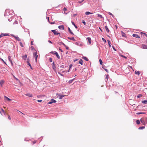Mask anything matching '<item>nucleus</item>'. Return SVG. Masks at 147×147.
Instances as JSON below:
<instances>
[{
	"label": "nucleus",
	"mask_w": 147,
	"mask_h": 147,
	"mask_svg": "<svg viewBox=\"0 0 147 147\" xmlns=\"http://www.w3.org/2000/svg\"><path fill=\"white\" fill-rule=\"evenodd\" d=\"M4 98H6L8 101H10L11 100L9 99V98H8L7 96H5Z\"/></svg>",
	"instance_id": "cd10ccee"
},
{
	"label": "nucleus",
	"mask_w": 147,
	"mask_h": 147,
	"mask_svg": "<svg viewBox=\"0 0 147 147\" xmlns=\"http://www.w3.org/2000/svg\"><path fill=\"white\" fill-rule=\"evenodd\" d=\"M121 56L122 57H123V58H125V59H126V58H127L125 56H124V55H121Z\"/></svg>",
	"instance_id": "58836bf2"
},
{
	"label": "nucleus",
	"mask_w": 147,
	"mask_h": 147,
	"mask_svg": "<svg viewBox=\"0 0 147 147\" xmlns=\"http://www.w3.org/2000/svg\"><path fill=\"white\" fill-rule=\"evenodd\" d=\"M107 41L108 43L109 47H111V42H110V41L109 40H107Z\"/></svg>",
	"instance_id": "b1692460"
},
{
	"label": "nucleus",
	"mask_w": 147,
	"mask_h": 147,
	"mask_svg": "<svg viewBox=\"0 0 147 147\" xmlns=\"http://www.w3.org/2000/svg\"><path fill=\"white\" fill-rule=\"evenodd\" d=\"M20 45L22 47H23V45L22 42H20Z\"/></svg>",
	"instance_id": "37998d69"
},
{
	"label": "nucleus",
	"mask_w": 147,
	"mask_h": 147,
	"mask_svg": "<svg viewBox=\"0 0 147 147\" xmlns=\"http://www.w3.org/2000/svg\"><path fill=\"white\" fill-rule=\"evenodd\" d=\"M50 23L51 24H55V22H51Z\"/></svg>",
	"instance_id": "e2e57ef3"
},
{
	"label": "nucleus",
	"mask_w": 147,
	"mask_h": 147,
	"mask_svg": "<svg viewBox=\"0 0 147 147\" xmlns=\"http://www.w3.org/2000/svg\"><path fill=\"white\" fill-rule=\"evenodd\" d=\"M1 61L3 62L6 65H7V64L6 63V62H5L2 59H1Z\"/></svg>",
	"instance_id": "de8ad7c7"
},
{
	"label": "nucleus",
	"mask_w": 147,
	"mask_h": 147,
	"mask_svg": "<svg viewBox=\"0 0 147 147\" xmlns=\"http://www.w3.org/2000/svg\"><path fill=\"white\" fill-rule=\"evenodd\" d=\"M71 23L72 25L74 26L76 28H78L77 26L74 23V22H72Z\"/></svg>",
	"instance_id": "a878e982"
},
{
	"label": "nucleus",
	"mask_w": 147,
	"mask_h": 147,
	"mask_svg": "<svg viewBox=\"0 0 147 147\" xmlns=\"http://www.w3.org/2000/svg\"><path fill=\"white\" fill-rule=\"evenodd\" d=\"M102 40L103 42H105V43L106 42V40L105 38H102Z\"/></svg>",
	"instance_id": "4c0bfd02"
},
{
	"label": "nucleus",
	"mask_w": 147,
	"mask_h": 147,
	"mask_svg": "<svg viewBox=\"0 0 147 147\" xmlns=\"http://www.w3.org/2000/svg\"><path fill=\"white\" fill-rule=\"evenodd\" d=\"M9 34L7 33H2L0 35V38L1 37H3V36H8Z\"/></svg>",
	"instance_id": "423d86ee"
},
{
	"label": "nucleus",
	"mask_w": 147,
	"mask_h": 147,
	"mask_svg": "<svg viewBox=\"0 0 147 147\" xmlns=\"http://www.w3.org/2000/svg\"><path fill=\"white\" fill-rule=\"evenodd\" d=\"M62 43H63V42H59V43H58V44L59 45H61V44H62Z\"/></svg>",
	"instance_id": "bf43d9fd"
},
{
	"label": "nucleus",
	"mask_w": 147,
	"mask_h": 147,
	"mask_svg": "<svg viewBox=\"0 0 147 147\" xmlns=\"http://www.w3.org/2000/svg\"><path fill=\"white\" fill-rule=\"evenodd\" d=\"M51 101L52 102V103H54V102L55 103V102H56V101L55 100L53 99H51Z\"/></svg>",
	"instance_id": "c756f323"
},
{
	"label": "nucleus",
	"mask_w": 147,
	"mask_h": 147,
	"mask_svg": "<svg viewBox=\"0 0 147 147\" xmlns=\"http://www.w3.org/2000/svg\"><path fill=\"white\" fill-rule=\"evenodd\" d=\"M145 127L144 126L143 127H140L139 128V129H144L145 128Z\"/></svg>",
	"instance_id": "2f4dec72"
},
{
	"label": "nucleus",
	"mask_w": 147,
	"mask_h": 147,
	"mask_svg": "<svg viewBox=\"0 0 147 147\" xmlns=\"http://www.w3.org/2000/svg\"><path fill=\"white\" fill-rule=\"evenodd\" d=\"M99 61L100 64L102 65V64L103 62H102V60L101 59H100L99 60Z\"/></svg>",
	"instance_id": "e433bc0d"
},
{
	"label": "nucleus",
	"mask_w": 147,
	"mask_h": 147,
	"mask_svg": "<svg viewBox=\"0 0 147 147\" xmlns=\"http://www.w3.org/2000/svg\"><path fill=\"white\" fill-rule=\"evenodd\" d=\"M79 63L81 65L83 64V61L82 59H81L79 61Z\"/></svg>",
	"instance_id": "bb28decb"
},
{
	"label": "nucleus",
	"mask_w": 147,
	"mask_h": 147,
	"mask_svg": "<svg viewBox=\"0 0 147 147\" xmlns=\"http://www.w3.org/2000/svg\"><path fill=\"white\" fill-rule=\"evenodd\" d=\"M68 30L69 31V32L71 34H72L73 35H74V34L71 31V30H70V28L69 27L68 28Z\"/></svg>",
	"instance_id": "f3484780"
},
{
	"label": "nucleus",
	"mask_w": 147,
	"mask_h": 147,
	"mask_svg": "<svg viewBox=\"0 0 147 147\" xmlns=\"http://www.w3.org/2000/svg\"><path fill=\"white\" fill-rule=\"evenodd\" d=\"M67 38L69 39L72 40L73 41H75V40L74 37H71V38L69 37H68Z\"/></svg>",
	"instance_id": "a211bd4d"
},
{
	"label": "nucleus",
	"mask_w": 147,
	"mask_h": 147,
	"mask_svg": "<svg viewBox=\"0 0 147 147\" xmlns=\"http://www.w3.org/2000/svg\"><path fill=\"white\" fill-rule=\"evenodd\" d=\"M62 44L64 46H66V45H65V44L63 42L62 43Z\"/></svg>",
	"instance_id": "69168bd1"
},
{
	"label": "nucleus",
	"mask_w": 147,
	"mask_h": 147,
	"mask_svg": "<svg viewBox=\"0 0 147 147\" xmlns=\"http://www.w3.org/2000/svg\"><path fill=\"white\" fill-rule=\"evenodd\" d=\"M75 78H74L72 80H69V82H68V83H69V84H71V83H72V82H73V81L75 80Z\"/></svg>",
	"instance_id": "5701e85b"
},
{
	"label": "nucleus",
	"mask_w": 147,
	"mask_h": 147,
	"mask_svg": "<svg viewBox=\"0 0 147 147\" xmlns=\"http://www.w3.org/2000/svg\"><path fill=\"white\" fill-rule=\"evenodd\" d=\"M105 28L107 32H109V30L107 26H105Z\"/></svg>",
	"instance_id": "6ab92c4d"
},
{
	"label": "nucleus",
	"mask_w": 147,
	"mask_h": 147,
	"mask_svg": "<svg viewBox=\"0 0 147 147\" xmlns=\"http://www.w3.org/2000/svg\"><path fill=\"white\" fill-rule=\"evenodd\" d=\"M8 59L9 60V61H12L11 59V56H9L8 57Z\"/></svg>",
	"instance_id": "7c9ffc66"
},
{
	"label": "nucleus",
	"mask_w": 147,
	"mask_h": 147,
	"mask_svg": "<svg viewBox=\"0 0 147 147\" xmlns=\"http://www.w3.org/2000/svg\"><path fill=\"white\" fill-rule=\"evenodd\" d=\"M8 119L9 120H11V118L10 117V116H9V115H8Z\"/></svg>",
	"instance_id": "6e6d98bb"
},
{
	"label": "nucleus",
	"mask_w": 147,
	"mask_h": 147,
	"mask_svg": "<svg viewBox=\"0 0 147 147\" xmlns=\"http://www.w3.org/2000/svg\"><path fill=\"white\" fill-rule=\"evenodd\" d=\"M142 96V94H138L137 96V97L138 98H140V97H141Z\"/></svg>",
	"instance_id": "c9c22d12"
},
{
	"label": "nucleus",
	"mask_w": 147,
	"mask_h": 147,
	"mask_svg": "<svg viewBox=\"0 0 147 147\" xmlns=\"http://www.w3.org/2000/svg\"><path fill=\"white\" fill-rule=\"evenodd\" d=\"M140 121L143 124L145 125V121L144 119H141Z\"/></svg>",
	"instance_id": "9b49d317"
},
{
	"label": "nucleus",
	"mask_w": 147,
	"mask_h": 147,
	"mask_svg": "<svg viewBox=\"0 0 147 147\" xmlns=\"http://www.w3.org/2000/svg\"><path fill=\"white\" fill-rule=\"evenodd\" d=\"M27 55H25L22 56V58L24 60H26L27 59Z\"/></svg>",
	"instance_id": "9d476101"
},
{
	"label": "nucleus",
	"mask_w": 147,
	"mask_h": 147,
	"mask_svg": "<svg viewBox=\"0 0 147 147\" xmlns=\"http://www.w3.org/2000/svg\"><path fill=\"white\" fill-rule=\"evenodd\" d=\"M141 34H143L145 35L147 37V35L145 33H143L142 32H141Z\"/></svg>",
	"instance_id": "09e8293b"
},
{
	"label": "nucleus",
	"mask_w": 147,
	"mask_h": 147,
	"mask_svg": "<svg viewBox=\"0 0 147 147\" xmlns=\"http://www.w3.org/2000/svg\"><path fill=\"white\" fill-rule=\"evenodd\" d=\"M112 48H113V50H114V51H116V49H115V47L113 46H112Z\"/></svg>",
	"instance_id": "49530a36"
},
{
	"label": "nucleus",
	"mask_w": 147,
	"mask_h": 147,
	"mask_svg": "<svg viewBox=\"0 0 147 147\" xmlns=\"http://www.w3.org/2000/svg\"><path fill=\"white\" fill-rule=\"evenodd\" d=\"M105 70L107 72H108V70L107 69H105Z\"/></svg>",
	"instance_id": "680f3d73"
},
{
	"label": "nucleus",
	"mask_w": 147,
	"mask_h": 147,
	"mask_svg": "<svg viewBox=\"0 0 147 147\" xmlns=\"http://www.w3.org/2000/svg\"><path fill=\"white\" fill-rule=\"evenodd\" d=\"M33 55L34 57H35L36 61L37 62V59L38 57V55H37L36 52H34Z\"/></svg>",
	"instance_id": "7ed1b4c3"
},
{
	"label": "nucleus",
	"mask_w": 147,
	"mask_h": 147,
	"mask_svg": "<svg viewBox=\"0 0 147 147\" xmlns=\"http://www.w3.org/2000/svg\"><path fill=\"white\" fill-rule=\"evenodd\" d=\"M134 37H135L137 38H140V36L136 34H133L132 35Z\"/></svg>",
	"instance_id": "1a4fd4ad"
},
{
	"label": "nucleus",
	"mask_w": 147,
	"mask_h": 147,
	"mask_svg": "<svg viewBox=\"0 0 147 147\" xmlns=\"http://www.w3.org/2000/svg\"><path fill=\"white\" fill-rule=\"evenodd\" d=\"M1 111H2V112H3V113L5 115V112L3 110V109H1Z\"/></svg>",
	"instance_id": "a19ab883"
},
{
	"label": "nucleus",
	"mask_w": 147,
	"mask_h": 147,
	"mask_svg": "<svg viewBox=\"0 0 147 147\" xmlns=\"http://www.w3.org/2000/svg\"><path fill=\"white\" fill-rule=\"evenodd\" d=\"M47 20H48V22L49 23H50V22H49V17H48L47 18Z\"/></svg>",
	"instance_id": "052dcab7"
},
{
	"label": "nucleus",
	"mask_w": 147,
	"mask_h": 147,
	"mask_svg": "<svg viewBox=\"0 0 147 147\" xmlns=\"http://www.w3.org/2000/svg\"><path fill=\"white\" fill-rule=\"evenodd\" d=\"M142 47L143 49H147V46L145 45H142Z\"/></svg>",
	"instance_id": "4468645a"
},
{
	"label": "nucleus",
	"mask_w": 147,
	"mask_h": 147,
	"mask_svg": "<svg viewBox=\"0 0 147 147\" xmlns=\"http://www.w3.org/2000/svg\"><path fill=\"white\" fill-rule=\"evenodd\" d=\"M52 67H53V68L54 71L56 72V67L55 64L54 62H53V63L52 64Z\"/></svg>",
	"instance_id": "20e7f679"
},
{
	"label": "nucleus",
	"mask_w": 147,
	"mask_h": 147,
	"mask_svg": "<svg viewBox=\"0 0 147 147\" xmlns=\"http://www.w3.org/2000/svg\"><path fill=\"white\" fill-rule=\"evenodd\" d=\"M65 95H60L59 97V99H61L63 98V97L65 96Z\"/></svg>",
	"instance_id": "4be33fe9"
},
{
	"label": "nucleus",
	"mask_w": 147,
	"mask_h": 147,
	"mask_svg": "<svg viewBox=\"0 0 147 147\" xmlns=\"http://www.w3.org/2000/svg\"><path fill=\"white\" fill-rule=\"evenodd\" d=\"M82 58L85 61H88V59L86 57H82Z\"/></svg>",
	"instance_id": "393cba45"
},
{
	"label": "nucleus",
	"mask_w": 147,
	"mask_h": 147,
	"mask_svg": "<svg viewBox=\"0 0 147 147\" xmlns=\"http://www.w3.org/2000/svg\"><path fill=\"white\" fill-rule=\"evenodd\" d=\"M48 42L50 43H52V42L51 41H50V40H49Z\"/></svg>",
	"instance_id": "774afa93"
},
{
	"label": "nucleus",
	"mask_w": 147,
	"mask_h": 147,
	"mask_svg": "<svg viewBox=\"0 0 147 147\" xmlns=\"http://www.w3.org/2000/svg\"><path fill=\"white\" fill-rule=\"evenodd\" d=\"M27 64L30 67L31 69H32V67L31 66V65L29 62V59L28 58L27 59Z\"/></svg>",
	"instance_id": "39448f33"
},
{
	"label": "nucleus",
	"mask_w": 147,
	"mask_h": 147,
	"mask_svg": "<svg viewBox=\"0 0 147 147\" xmlns=\"http://www.w3.org/2000/svg\"><path fill=\"white\" fill-rule=\"evenodd\" d=\"M82 22L83 23L84 25H85L86 24V23L85 21H83Z\"/></svg>",
	"instance_id": "864d4df0"
},
{
	"label": "nucleus",
	"mask_w": 147,
	"mask_h": 147,
	"mask_svg": "<svg viewBox=\"0 0 147 147\" xmlns=\"http://www.w3.org/2000/svg\"><path fill=\"white\" fill-rule=\"evenodd\" d=\"M66 48V49L67 50H68L69 49V48L66 45V46L65 47Z\"/></svg>",
	"instance_id": "8fccbe9b"
},
{
	"label": "nucleus",
	"mask_w": 147,
	"mask_h": 147,
	"mask_svg": "<svg viewBox=\"0 0 147 147\" xmlns=\"http://www.w3.org/2000/svg\"><path fill=\"white\" fill-rule=\"evenodd\" d=\"M15 38L16 39L19 41H21V39H20L19 37H18V36H16V37H15Z\"/></svg>",
	"instance_id": "ddd939ff"
},
{
	"label": "nucleus",
	"mask_w": 147,
	"mask_h": 147,
	"mask_svg": "<svg viewBox=\"0 0 147 147\" xmlns=\"http://www.w3.org/2000/svg\"><path fill=\"white\" fill-rule=\"evenodd\" d=\"M105 76H106V79H107V81L109 78V75H105Z\"/></svg>",
	"instance_id": "72a5a7b5"
},
{
	"label": "nucleus",
	"mask_w": 147,
	"mask_h": 147,
	"mask_svg": "<svg viewBox=\"0 0 147 147\" xmlns=\"http://www.w3.org/2000/svg\"><path fill=\"white\" fill-rule=\"evenodd\" d=\"M92 13H90L89 11H86L85 12V14L86 15H88L89 14H92Z\"/></svg>",
	"instance_id": "aec40b11"
},
{
	"label": "nucleus",
	"mask_w": 147,
	"mask_h": 147,
	"mask_svg": "<svg viewBox=\"0 0 147 147\" xmlns=\"http://www.w3.org/2000/svg\"><path fill=\"white\" fill-rule=\"evenodd\" d=\"M54 54L57 57L58 59H60V56H59V55H58V53H57V52H55V53H54Z\"/></svg>",
	"instance_id": "6e6552de"
},
{
	"label": "nucleus",
	"mask_w": 147,
	"mask_h": 147,
	"mask_svg": "<svg viewBox=\"0 0 147 147\" xmlns=\"http://www.w3.org/2000/svg\"><path fill=\"white\" fill-rule=\"evenodd\" d=\"M37 101L38 102H42V100H38Z\"/></svg>",
	"instance_id": "338daca9"
},
{
	"label": "nucleus",
	"mask_w": 147,
	"mask_h": 147,
	"mask_svg": "<svg viewBox=\"0 0 147 147\" xmlns=\"http://www.w3.org/2000/svg\"><path fill=\"white\" fill-rule=\"evenodd\" d=\"M84 0H82L81 1H78V3H82Z\"/></svg>",
	"instance_id": "79ce46f5"
},
{
	"label": "nucleus",
	"mask_w": 147,
	"mask_h": 147,
	"mask_svg": "<svg viewBox=\"0 0 147 147\" xmlns=\"http://www.w3.org/2000/svg\"><path fill=\"white\" fill-rule=\"evenodd\" d=\"M135 74H137L138 75L140 74V72L139 71H135Z\"/></svg>",
	"instance_id": "c85d7f7f"
},
{
	"label": "nucleus",
	"mask_w": 147,
	"mask_h": 147,
	"mask_svg": "<svg viewBox=\"0 0 147 147\" xmlns=\"http://www.w3.org/2000/svg\"><path fill=\"white\" fill-rule=\"evenodd\" d=\"M63 10L65 11L67 10V9L65 7H64L63 9Z\"/></svg>",
	"instance_id": "4d7b16f0"
},
{
	"label": "nucleus",
	"mask_w": 147,
	"mask_h": 147,
	"mask_svg": "<svg viewBox=\"0 0 147 147\" xmlns=\"http://www.w3.org/2000/svg\"><path fill=\"white\" fill-rule=\"evenodd\" d=\"M87 39L88 40L89 42V44H90L91 43V38L90 37H88L87 38Z\"/></svg>",
	"instance_id": "f8f14e48"
},
{
	"label": "nucleus",
	"mask_w": 147,
	"mask_h": 147,
	"mask_svg": "<svg viewBox=\"0 0 147 147\" xmlns=\"http://www.w3.org/2000/svg\"><path fill=\"white\" fill-rule=\"evenodd\" d=\"M58 73L61 76H63V75L61 73H60L59 72H58Z\"/></svg>",
	"instance_id": "3c124183"
},
{
	"label": "nucleus",
	"mask_w": 147,
	"mask_h": 147,
	"mask_svg": "<svg viewBox=\"0 0 147 147\" xmlns=\"http://www.w3.org/2000/svg\"><path fill=\"white\" fill-rule=\"evenodd\" d=\"M25 95H26V96H28L30 97H32V95L30 93H28L27 94H25Z\"/></svg>",
	"instance_id": "2eb2a0df"
},
{
	"label": "nucleus",
	"mask_w": 147,
	"mask_h": 147,
	"mask_svg": "<svg viewBox=\"0 0 147 147\" xmlns=\"http://www.w3.org/2000/svg\"><path fill=\"white\" fill-rule=\"evenodd\" d=\"M97 16L98 17H100V18H102V16L99 14H97Z\"/></svg>",
	"instance_id": "473e14b6"
},
{
	"label": "nucleus",
	"mask_w": 147,
	"mask_h": 147,
	"mask_svg": "<svg viewBox=\"0 0 147 147\" xmlns=\"http://www.w3.org/2000/svg\"><path fill=\"white\" fill-rule=\"evenodd\" d=\"M11 36H12L14 38H15V37H16V36H15L13 34H11Z\"/></svg>",
	"instance_id": "13d9d810"
},
{
	"label": "nucleus",
	"mask_w": 147,
	"mask_h": 147,
	"mask_svg": "<svg viewBox=\"0 0 147 147\" xmlns=\"http://www.w3.org/2000/svg\"><path fill=\"white\" fill-rule=\"evenodd\" d=\"M142 103L146 104H147V100H142Z\"/></svg>",
	"instance_id": "412c9836"
},
{
	"label": "nucleus",
	"mask_w": 147,
	"mask_h": 147,
	"mask_svg": "<svg viewBox=\"0 0 147 147\" xmlns=\"http://www.w3.org/2000/svg\"><path fill=\"white\" fill-rule=\"evenodd\" d=\"M13 11H10L9 10L7 9L5 11V15H6L7 16L13 15Z\"/></svg>",
	"instance_id": "f257e3e1"
},
{
	"label": "nucleus",
	"mask_w": 147,
	"mask_h": 147,
	"mask_svg": "<svg viewBox=\"0 0 147 147\" xmlns=\"http://www.w3.org/2000/svg\"><path fill=\"white\" fill-rule=\"evenodd\" d=\"M49 61L50 62H52V59L51 58H50L49 59Z\"/></svg>",
	"instance_id": "a18cd8bd"
},
{
	"label": "nucleus",
	"mask_w": 147,
	"mask_h": 147,
	"mask_svg": "<svg viewBox=\"0 0 147 147\" xmlns=\"http://www.w3.org/2000/svg\"><path fill=\"white\" fill-rule=\"evenodd\" d=\"M136 122V123L138 125L140 123V121L138 120H137Z\"/></svg>",
	"instance_id": "f704fd0d"
},
{
	"label": "nucleus",
	"mask_w": 147,
	"mask_h": 147,
	"mask_svg": "<svg viewBox=\"0 0 147 147\" xmlns=\"http://www.w3.org/2000/svg\"><path fill=\"white\" fill-rule=\"evenodd\" d=\"M59 50L61 52H63V50L61 49L60 47H59Z\"/></svg>",
	"instance_id": "c03bdc74"
},
{
	"label": "nucleus",
	"mask_w": 147,
	"mask_h": 147,
	"mask_svg": "<svg viewBox=\"0 0 147 147\" xmlns=\"http://www.w3.org/2000/svg\"><path fill=\"white\" fill-rule=\"evenodd\" d=\"M108 14L110 15H111L112 16V17H114V16L111 13V12H108Z\"/></svg>",
	"instance_id": "ea45409f"
},
{
	"label": "nucleus",
	"mask_w": 147,
	"mask_h": 147,
	"mask_svg": "<svg viewBox=\"0 0 147 147\" xmlns=\"http://www.w3.org/2000/svg\"><path fill=\"white\" fill-rule=\"evenodd\" d=\"M58 28L60 30H64V26L63 25H60L58 26Z\"/></svg>",
	"instance_id": "0eeeda50"
},
{
	"label": "nucleus",
	"mask_w": 147,
	"mask_h": 147,
	"mask_svg": "<svg viewBox=\"0 0 147 147\" xmlns=\"http://www.w3.org/2000/svg\"><path fill=\"white\" fill-rule=\"evenodd\" d=\"M51 31L53 32L54 35H58L59 34V36H60V34L59 33L57 32L56 30H52Z\"/></svg>",
	"instance_id": "f03ea898"
},
{
	"label": "nucleus",
	"mask_w": 147,
	"mask_h": 147,
	"mask_svg": "<svg viewBox=\"0 0 147 147\" xmlns=\"http://www.w3.org/2000/svg\"><path fill=\"white\" fill-rule=\"evenodd\" d=\"M10 62L11 63V65H13V62H12V61H10Z\"/></svg>",
	"instance_id": "0e129e2a"
},
{
	"label": "nucleus",
	"mask_w": 147,
	"mask_h": 147,
	"mask_svg": "<svg viewBox=\"0 0 147 147\" xmlns=\"http://www.w3.org/2000/svg\"><path fill=\"white\" fill-rule=\"evenodd\" d=\"M52 102L51 101H50L49 102H48V104H51V103H52Z\"/></svg>",
	"instance_id": "5fc2aeb1"
},
{
	"label": "nucleus",
	"mask_w": 147,
	"mask_h": 147,
	"mask_svg": "<svg viewBox=\"0 0 147 147\" xmlns=\"http://www.w3.org/2000/svg\"><path fill=\"white\" fill-rule=\"evenodd\" d=\"M60 68H63L64 67V65H62L60 66Z\"/></svg>",
	"instance_id": "603ef678"
},
{
	"label": "nucleus",
	"mask_w": 147,
	"mask_h": 147,
	"mask_svg": "<svg viewBox=\"0 0 147 147\" xmlns=\"http://www.w3.org/2000/svg\"><path fill=\"white\" fill-rule=\"evenodd\" d=\"M4 82V81L3 80H1L0 82V84L1 86H2V85Z\"/></svg>",
	"instance_id": "dca6fc26"
}]
</instances>
